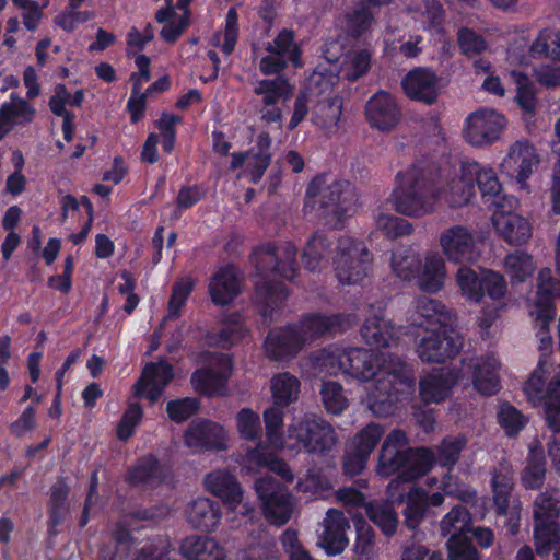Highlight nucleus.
<instances>
[{
    "label": "nucleus",
    "instance_id": "412c9836",
    "mask_svg": "<svg viewBox=\"0 0 560 560\" xmlns=\"http://www.w3.org/2000/svg\"><path fill=\"white\" fill-rule=\"evenodd\" d=\"M173 378L172 365L165 361L149 363L142 371L141 377L133 385V394L155 402L163 394L166 385Z\"/></svg>",
    "mask_w": 560,
    "mask_h": 560
},
{
    "label": "nucleus",
    "instance_id": "ddd939ff",
    "mask_svg": "<svg viewBox=\"0 0 560 560\" xmlns=\"http://www.w3.org/2000/svg\"><path fill=\"white\" fill-rule=\"evenodd\" d=\"M506 126L505 117L494 109L481 108L466 118L465 138L476 147L491 144Z\"/></svg>",
    "mask_w": 560,
    "mask_h": 560
},
{
    "label": "nucleus",
    "instance_id": "6e6d98bb",
    "mask_svg": "<svg viewBox=\"0 0 560 560\" xmlns=\"http://www.w3.org/2000/svg\"><path fill=\"white\" fill-rule=\"evenodd\" d=\"M376 229L390 240L408 236L413 231L411 223H409L406 219L384 213H381L377 217Z\"/></svg>",
    "mask_w": 560,
    "mask_h": 560
},
{
    "label": "nucleus",
    "instance_id": "dca6fc26",
    "mask_svg": "<svg viewBox=\"0 0 560 560\" xmlns=\"http://www.w3.org/2000/svg\"><path fill=\"white\" fill-rule=\"evenodd\" d=\"M355 317L350 314H317L312 313L302 317L298 325H294L304 345L310 343L327 334L342 332L351 328Z\"/></svg>",
    "mask_w": 560,
    "mask_h": 560
},
{
    "label": "nucleus",
    "instance_id": "338daca9",
    "mask_svg": "<svg viewBox=\"0 0 560 560\" xmlns=\"http://www.w3.org/2000/svg\"><path fill=\"white\" fill-rule=\"evenodd\" d=\"M280 541L288 557L287 560H317L302 545L296 530L287 528L280 536Z\"/></svg>",
    "mask_w": 560,
    "mask_h": 560
},
{
    "label": "nucleus",
    "instance_id": "aec40b11",
    "mask_svg": "<svg viewBox=\"0 0 560 560\" xmlns=\"http://www.w3.org/2000/svg\"><path fill=\"white\" fill-rule=\"evenodd\" d=\"M232 364L226 355L215 358V366L199 369L191 375V384L200 394L208 396L223 395L225 384L231 375Z\"/></svg>",
    "mask_w": 560,
    "mask_h": 560
},
{
    "label": "nucleus",
    "instance_id": "49530a36",
    "mask_svg": "<svg viewBox=\"0 0 560 560\" xmlns=\"http://www.w3.org/2000/svg\"><path fill=\"white\" fill-rule=\"evenodd\" d=\"M348 349L338 347H330L322 349L315 355V361L319 372H325L329 375H336L340 372L347 374Z\"/></svg>",
    "mask_w": 560,
    "mask_h": 560
},
{
    "label": "nucleus",
    "instance_id": "c9c22d12",
    "mask_svg": "<svg viewBox=\"0 0 560 560\" xmlns=\"http://www.w3.org/2000/svg\"><path fill=\"white\" fill-rule=\"evenodd\" d=\"M416 314L419 317L417 324L425 326V330L432 328H446L452 322L451 313L440 301L422 296L416 302Z\"/></svg>",
    "mask_w": 560,
    "mask_h": 560
},
{
    "label": "nucleus",
    "instance_id": "393cba45",
    "mask_svg": "<svg viewBox=\"0 0 560 560\" xmlns=\"http://www.w3.org/2000/svg\"><path fill=\"white\" fill-rule=\"evenodd\" d=\"M185 515L192 528L212 532L220 524L222 511L218 501L199 497L187 504Z\"/></svg>",
    "mask_w": 560,
    "mask_h": 560
},
{
    "label": "nucleus",
    "instance_id": "680f3d73",
    "mask_svg": "<svg viewBox=\"0 0 560 560\" xmlns=\"http://www.w3.org/2000/svg\"><path fill=\"white\" fill-rule=\"evenodd\" d=\"M237 431L242 439L256 441L261 435L260 417L250 408H243L236 416Z\"/></svg>",
    "mask_w": 560,
    "mask_h": 560
},
{
    "label": "nucleus",
    "instance_id": "4c0bfd02",
    "mask_svg": "<svg viewBox=\"0 0 560 560\" xmlns=\"http://www.w3.org/2000/svg\"><path fill=\"white\" fill-rule=\"evenodd\" d=\"M513 487L512 466L509 463L502 462L494 468L492 477L493 501L499 515L508 514Z\"/></svg>",
    "mask_w": 560,
    "mask_h": 560
},
{
    "label": "nucleus",
    "instance_id": "864d4df0",
    "mask_svg": "<svg viewBox=\"0 0 560 560\" xmlns=\"http://www.w3.org/2000/svg\"><path fill=\"white\" fill-rule=\"evenodd\" d=\"M538 299L535 305V310H541L551 305V296L560 299V280H556L552 277V272L549 268L541 269L538 273Z\"/></svg>",
    "mask_w": 560,
    "mask_h": 560
},
{
    "label": "nucleus",
    "instance_id": "6e6552de",
    "mask_svg": "<svg viewBox=\"0 0 560 560\" xmlns=\"http://www.w3.org/2000/svg\"><path fill=\"white\" fill-rule=\"evenodd\" d=\"M307 196L316 198L324 209L340 218L351 211L357 202L352 185L329 176H316L307 187Z\"/></svg>",
    "mask_w": 560,
    "mask_h": 560
},
{
    "label": "nucleus",
    "instance_id": "bf43d9fd",
    "mask_svg": "<svg viewBox=\"0 0 560 560\" xmlns=\"http://www.w3.org/2000/svg\"><path fill=\"white\" fill-rule=\"evenodd\" d=\"M470 522L469 512L463 506L453 508L441 521V533L444 536L465 535Z\"/></svg>",
    "mask_w": 560,
    "mask_h": 560
},
{
    "label": "nucleus",
    "instance_id": "09e8293b",
    "mask_svg": "<svg viewBox=\"0 0 560 560\" xmlns=\"http://www.w3.org/2000/svg\"><path fill=\"white\" fill-rule=\"evenodd\" d=\"M392 268L402 280H411L420 272L421 258L411 249H399L393 253Z\"/></svg>",
    "mask_w": 560,
    "mask_h": 560
},
{
    "label": "nucleus",
    "instance_id": "f704fd0d",
    "mask_svg": "<svg viewBox=\"0 0 560 560\" xmlns=\"http://www.w3.org/2000/svg\"><path fill=\"white\" fill-rule=\"evenodd\" d=\"M459 375L453 372H439L424 376L419 383L420 396L425 402H440L451 393Z\"/></svg>",
    "mask_w": 560,
    "mask_h": 560
},
{
    "label": "nucleus",
    "instance_id": "13d9d810",
    "mask_svg": "<svg viewBox=\"0 0 560 560\" xmlns=\"http://www.w3.org/2000/svg\"><path fill=\"white\" fill-rule=\"evenodd\" d=\"M320 395L325 409L330 413L339 415L348 407V399L337 382L323 383Z\"/></svg>",
    "mask_w": 560,
    "mask_h": 560
},
{
    "label": "nucleus",
    "instance_id": "774afa93",
    "mask_svg": "<svg viewBox=\"0 0 560 560\" xmlns=\"http://www.w3.org/2000/svg\"><path fill=\"white\" fill-rule=\"evenodd\" d=\"M448 560H479L478 552L466 535H453L448 538Z\"/></svg>",
    "mask_w": 560,
    "mask_h": 560
},
{
    "label": "nucleus",
    "instance_id": "9b49d317",
    "mask_svg": "<svg viewBox=\"0 0 560 560\" xmlns=\"http://www.w3.org/2000/svg\"><path fill=\"white\" fill-rule=\"evenodd\" d=\"M539 370H535L525 384V393L533 401L544 404V418L552 433H560V377L552 378L547 388Z\"/></svg>",
    "mask_w": 560,
    "mask_h": 560
},
{
    "label": "nucleus",
    "instance_id": "7ed1b4c3",
    "mask_svg": "<svg viewBox=\"0 0 560 560\" xmlns=\"http://www.w3.org/2000/svg\"><path fill=\"white\" fill-rule=\"evenodd\" d=\"M434 453L428 448H412L409 446L406 433L400 429L392 430L384 439L378 453L376 472L382 477H389L401 472L387 486L390 492L399 485L411 482L425 475L432 467Z\"/></svg>",
    "mask_w": 560,
    "mask_h": 560
},
{
    "label": "nucleus",
    "instance_id": "c85d7f7f",
    "mask_svg": "<svg viewBox=\"0 0 560 560\" xmlns=\"http://www.w3.org/2000/svg\"><path fill=\"white\" fill-rule=\"evenodd\" d=\"M207 491L235 508L243 500V490L236 478L228 470L218 469L205 478Z\"/></svg>",
    "mask_w": 560,
    "mask_h": 560
},
{
    "label": "nucleus",
    "instance_id": "4be33fe9",
    "mask_svg": "<svg viewBox=\"0 0 560 560\" xmlns=\"http://www.w3.org/2000/svg\"><path fill=\"white\" fill-rule=\"evenodd\" d=\"M322 527L319 546L328 555L341 553L349 544L347 530L350 528V523L345 513L337 509H329L322 522Z\"/></svg>",
    "mask_w": 560,
    "mask_h": 560
},
{
    "label": "nucleus",
    "instance_id": "20e7f679",
    "mask_svg": "<svg viewBox=\"0 0 560 560\" xmlns=\"http://www.w3.org/2000/svg\"><path fill=\"white\" fill-rule=\"evenodd\" d=\"M389 369L387 376L374 382L366 397L368 408L376 417L394 415L398 404L408 399L415 392V377L408 364L404 361H394Z\"/></svg>",
    "mask_w": 560,
    "mask_h": 560
},
{
    "label": "nucleus",
    "instance_id": "de8ad7c7",
    "mask_svg": "<svg viewBox=\"0 0 560 560\" xmlns=\"http://www.w3.org/2000/svg\"><path fill=\"white\" fill-rule=\"evenodd\" d=\"M504 268L512 280L523 282L532 277L536 266L532 255L515 250L504 258Z\"/></svg>",
    "mask_w": 560,
    "mask_h": 560
},
{
    "label": "nucleus",
    "instance_id": "4d7b16f0",
    "mask_svg": "<svg viewBox=\"0 0 560 560\" xmlns=\"http://www.w3.org/2000/svg\"><path fill=\"white\" fill-rule=\"evenodd\" d=\"M456 281L463 294L468 299L479 302L483 298L482 276L479 277L470 268L462 267L456 275Z\"/></svg>",
    "mask_w": 560,
    "mask_h": 560
},
{
    "label": "nucleus",
    "instance_id": "f3484780",
    "mask_svg": "<svg viewBox=\"0 0 560 560\" xmlns=\"http://www.w3.org/2000/svg\"><path fill=\"white\" fill-rule=\"evenodd\" d=\"M540 163L539 154L534 144L527 140L515 141L501 162V171L517 182H525Z\"/></svg>",
    "mask_w": 560,
    "mask_h": 560
},
{
    "label": "nucleus",
    "instance_id": "6ab92c4d",
    "mask_svg": "<svg viewBox=\"0 0 560 560\" xmlns=\"http://www.w3.org/2000/svg\"><path fill=\"white\" fill-rule=\"evenodd\" d=\"M499 362L493 357H475L463 360L462 377H469L477 392L491 396L499 392Z\"/></svg>",
    "mask_w": 560,
    "mask_h": 560
},
{
    "label": "nucleus",
    "instance_id": "f8f14e48",
    "mask_svg": "<svg viewBox=\"0 0 560 560\" xmlns=\"http://www.w3.org/2000/svg\"><path fill=\"white\" fill-rule=\"evenodd\" d=\"M534 538L542 547L550 535H560V491L558 488H547L539 493L534 502Z\"/></svg>",
    "mask_w": 560,
    "mask_h": 560
},
{
    "label": "nucleus",
    "instance_id": "c03bdc74",
    "mask_svg": "<svg viewBox=\"0 0 560 560\" xmlns=\"http://www.w3.org/2000/svg\"><path fill=\"white\" fill-rule=\"evenodd\" d=\"M266 51L280 56L295 67L301 66V50L294 42V33L290 30H282L272 42L268 43Z\"/></svg>",
    "mask_w": 560,
    "mask_h": 560
},
{
    "label": "nucleus",
    "instance_id": "3c124183",
    "mask_svg": "<svg viewBox=\"0 0 560 560\" xmlns=\"http://www.w3.org/2000/svg\"><path fill=\"white\" fill-rule=\"evenodd\" d=\"M384 433L381 424L370 422L353 436L350 445L370 457Z\"/></svg>",
    "mask_w": 560,
    "mask_h": 560
},
{
    "label": "nucleus",
    "instance_id": "ea45409f",
    "mask_svg": "<svg viewBox=\"0 0 560 560\" xmlns=\"http://www.w3.org/2000/svg\"><path fill=\"white\" fill-rule=\"evenodd\" d=\"M293 92V85L282 75L259 80L254 88V93L261 97L265 106H277L280 102L288 101Z\"/></svg>",
    "mask_w": 560,
    "mask_h": 560
},
{
    "label": "nucleus",
    "instance_id": "473e14b6",
    "mask_svg": "<svg viewBox=\"0 0 560 560\" xmlns=\"http://www.w3.org/2000/svg\"><path fill=\"white\" fill-rule=\"evenodd\" d=\"M398 502L405 503L402 510V524L409 530H417L423 522L428 509V492L417 486H411L409 491L404 495L400 494Z\"/></svg>",
    "mask_w": 560,
    "mask_h": 560
},
{
    "label": "nucleus",
    "instance_id": "f257e3e1",
    "mask_svg": "<svg viewBox=\"0 0 560 560\" xmlns=\"http://www.w3.org/2000/svg\"><path fill=\"white\" fill-rule=\"evenodd\" d=\"M475 194L471 179L463 174L433 187L430 172L419 165H410L396 175V188L392 195L395 210L404 215L420 218L432 213L438 201L443 200L451 208L466 206Z\"/></svg>",
    "mask_w": 560,
    "mask_h": 560
},
{
    "label": "nucleus",
    "instance_id": "f03ea898",
    "mask_svg": "<svg viewBox=\"0 0 560 560\" xmlns=\"http://www.w3.org/2000/svg\"><path fill=\"white\" fill-rule=\"evenodd\" d=\"M296 253V247L290 242H283L277 246L271 244L260 246L253 253L252 261L260 278L256 281V298L261 304L264 317L272 318V312L287 298L284 287L278 282L268 281V273L292 280L298 271Z\"/></svg>",
    "mask_w": 560,
    "mask_h": 560
},
{
    "label": "nucleus",
    "instance_id": "e433bc0d",
    "mask_svg": "<svg viewBox=\"0 0 560 560\" xmlns=\"http://www.w3.org/2000/svg\"><path fill=\"white\" fill-rule=\"evenodd\" d=\"M447 272L444 258L432 253L427 255L422 270L420 269L418 284L420 289L428 293H435L440 291L445 282Z\"/></svg>",
    "mask_w": 560,
    "mask_h": 560
},
{
    "label": "nucleus",
    "instance_id": "4468645a",
    "mask_svg": "<svg viewBox=\"0 0 560 560\" xmlns=\"http://www.w3.org/2000/svg\"><path fill=\"white\" fill-rule=\"evenodd\" d=\"M425 331L417 347L418 355L423 362L442 363L455 357L462 349L460 336L453 331L447 332L446 328H432Z\"/></svg>",
    "mask_w": 560,
    "mask_h": 560
},
{
    "label": "nucleus",
    "instance_id": "a878e982",
    "mask_svg": "<svg viewBox=\"0 0 560 560\" xmlns=\"http://www.w3.org/2000/svg\"><path fill=\"white\" fill-rule=\"evenodd\" d=\"M304 346L295 326L271 330L265 342L267 354L275 360L291 359L295 357Z\"/></svg>",
    "mask_w": 560,
    "mask_h": 560
},
{
    "label": "nucleus",
    "instance_id": "052dcab7",
    "mask_svg": "<svg viewBox=\"0 0 560 560\" xmlns=\"http://www.w3.org/2000/svg\"><path fill=\"white\" fill-rule=\"evenodd\" d=\"M466 443L467 440L462 435L443 439L438 448V462L444 467L452 468L458 462Z\"/></svg>",
    "mask_w": 560,
    "mask_h": 560
},
{
    "label": "nucleus",
    "instance_id": "9d476101",
    "mask_svg": "<svg viewBox=\"0 0 560 560\" xmlns=\"http://www.w3.org/2000/svg\"><path fill=\"white\" fill-rule=\"evenodd\" d=\"M347 374L363 382L374 381L387 376L386 370L394 361H402L392 353H374L364 348H349Z\"/></svg>",
    "mask_w": 560,
    "mask_h": 560
},
{
    "label": "nucleus",
    "instance_id": "a19ab883",
    "mask_svg": "<svg viewBox=\"0 0 560 560\" xmlns=\"http://www.w3.org/2000/svg\"><path fill=\"white\" fill-rule=\"evenodd\" d=\"M166 476V469L153 456H145L129 471L128 480L132 485L154 488L161 485Z\"/></svg>",
    "mask_w": 560,
    "mask_h": 560
},
{
    "label": "nucleus",
    "instance_id": "e2e57ef3",
    "mask_svg": "<svg viewBox=\"0 0 560 560\" xmlns=\"http://www.w3.org/2000/svg\"><path fill=\"white\" fill-rule=\"evenodd\" d=\"M238 560H279L276 545L267 537H259L238 552Z\"/></svg>",
    "mask_w": 560,
    "mask_h": 560
},
{
    "label": "nucleus",
    "instance_id": "b1692460",
    "mask_svg": "<svg viewBox=\"0 0 560 560\" xmlns=\"http://www.w3.org/2000/svg\"><path fill=\"white\" fill-rule=\"evenodd\" d=\"M401 84L405 93L411 100L431 105L438 98L439 78L428 69L420 68L408 72Z\"/></svg>",
    "mask_w": 560,
    "mask_h": 560
},
{
    "label": "nucleus",
    "instance_id": "37998d69",
    "mask_svg": "<svg viewBox=\"0 0 560 560\" xmlns=\"http://www.w3.org/2000/svg\"><path fill=\"white\" fill-rule=\"evenodd\" d=\"M272 401L278 405L289 406L298 400L300 381L289 372L275 375L270 382Z\"/></svg>",
    "mask_w": 560,
    "mask_h": 560
},
{
    "label": "nucleus",
    "instance_id": "58836bf2",
    "mask_svg": "<svg viewBox=\"0 0 560 560\" xmlns=\"http://www.w3.org/2000/svg\"><path fill=\"white\" fill-rule=\"evenodd\" d=\"M365 513L384 536L392 537L397 533L399 520L393 503L385 500H372L365 504Z\"/></svg>",
    "mask_w": 560,
    "mask_h": 560
},
{
    "label": "nucleus",
    "instance_id": "2eb2a0df",
    "mask_svg": "<svg viewBox=\"0 0 560 560\" xmlns=\"http://www.w3.org/2000/svg\"><path fill=\"white\" fill-rule=\"evenodd\" d=\"M364 116L372 129L389 132L400 122L402 114L396 97L380 90L368 100Z\"/></svg>",
    "mask_w": 560,
    "mask_h": 560
},
{
    "label": "nucleus",
    "instance_id": "a18cd8bd",
    "mask_svg": "<svg viewBox=\"0 0 560 560\" xmlns=\"http://www.w3.org/2000/svg\"><path fill=\"white\" fill-rule=\"evenodd\" d=\"M375 20L369 5L359 3L345 15V30L351 37L359 38L368 33Z\"/></svg>",
    "mask_w": 560,
    "mask_h": 560
},
{
    "label": "nucleus",
    "instance_id": "0eeeda50",
    "mask_svg": "<svg viewBox=\"0 0 560 560\" xmlns=\"http://www.w3.org/2000/svg\"><path fill=\"white\" fill-rule=\"evenodd\" d=\"M439 244L445 258L455 264H471L482 250L481 237L469 226L454 224L439 235Z\"/></svg>",
    "mask_w": 560,
    "mask_h": 560
},
{
    "label": "nucleus",
    "instance_id": "2f4dec72",
    "mask_svg": "<svg viewBox=\"0 0 560 560\" xmlns=\"http://www.w3.org/2000/svg\"><path fill=\"white\" fill-rule=\"evenodd\" d=\"M211 299L215 304L225 305L241 292V279L232 266L220 269L209 284Z\"/></svg>",
    "mask_w": 560,
    "mask_h": 560
},
{
    "label": "nucleus",
    "instance_id": "5fc2aeb1",
    "mask_svg": "<svg viewBox=\"0 0 560 560\" xmlns=\"http://www.w3.org/2000/svg\"><path fill=\"white\" fill-rule=\"evenodd\" d=\"M342 113V101L340 97H331L319 102L314 112V118L322 128L337 126Z\"/></svg>",
    "mask_w": 560,
    "mask_h": 560
},
{
    "label": "nucleus",
    "instance_id": "39448f33",
    "mask_svg": "<svg viewBox=\"0 0 560 560\" xmlns=\"http://www.w3.org/2000/svg\"><path fill=\"white\" fill-rule=\"evenodd\" d=\"M287 441H294V444H288L291 448H303L308 454L326 455L337 446L339 438L327 420L310 415L288 425Z\"/></svg>",
    "mask_w": 560,
    "mask_h": 560
},
{
    "label": "nucleus",
    "instance_id": "cd10ccee",
    "mask_svg": "<svg viewBox=\"0 0 560 560\" xmlns=\"http://www.w3.org/2000/svg\"><path fill=\"white\" fill-rule=\"evenodd\" d=\"M337 242L334 235L316 232L303 249L302 259L305 268L311 271H320L326 267L329 257L335 254Z\"/></svg>",
    "mask_w": 560,
    "mask_h": 560
},
{
    "label": "nucleus",
    "instance_id": "423d86ee",
    "mask_svg": "<svg viewBox=\"0 0 560 560\" xmlns=\"http://www.w3.org/2000/svg\"><path fill=\"white\" fill-rule=\"evenodd\" d=\"M332 260L338 281L355 284L368 275L372 255L363 242L343 236L338 238Z\"/></svg>",
    "mask_w": 560,
    "mask_h": 560
},
{
    "label": "nucleus",
    "instance_id": "5701e85b",
    "mask_svg": "<svg viewBox=\"0 0 560 560\" xmlns=\"http://www.w3.org/2000/svg\"><path fill=\"white\" fill-rule=\"evenodd\" d=\"M492 222L495 232L512 246L526 244L532 238V223L517 213L497 211Z\"/></svg>",
    "mask_w": 560,
    "mask_h": 560
},
{
    "label": "nucleus",
    "instance_id": "a211bd4d",
    "mask_svg": "<svg viewBox=\"0 0 560 560\" xmlns=\"http://www.w3.org/2000/svg\"><path fill=\"white\" fill-rule=\"evenodd\" d=\"M226 440L224 428L209 420L192 421L184 433V443L194 453L225 450Z\"/></svg>",
    "mask_w": 560,
    "mask_h": 560
},
{
    "label": "nucleus",
    "instance_id": "1a4fd4ad",
    "mask_svg": "<svg viewBox=\"0 0 560 560\" xmlns=\"http://www.w3.org/2000/svg\"><path fill=\"white\" fill-rule=\"evenodd\" d=\"M256 493L261 502L265 517L275 525L285 524L292 516L294 503L289 491L273 477L256 480Z\"/></svg>",
    "mask_w": 560,
    "mask_h": 560
},
{
    "label": "nucleus",
    "instance_id": "8fccbe9b",
    "mask_svg": "<svg viewBox=\"0 0 560 560\" xmlns=\"http://www.w3.org/2000/svg\"><path fill=\"white\" fill-rule=\"evenodd\" d=\"M287 407L288 406L278 405L272 401V405L264 411L267 439L269 443L276 447H282L284 443H288L280 433V429L283 424V410Z\"/></svg>",
    "mask_w": 560,
    "mask_h": 560
},
{
    "label": "nucleus",
    "instance_id": "603ef678",
    "mask_svg": "<svg viewBox=\"0 0 560 560\" xmlns=\"http://www.w3.org/2000/svg\"><path fill=\"white\" fill-rule=\"evenodd\" d=\"M533 57L560 59V32L544 31L530 46Z\"/></svg>",
    "mask_w": 560,
    "mask_h": 560
},
{
    "label": "nucleus",
    "instance_id": "69168bd1",
    "mask_svg": "<svg viewBox=\"0 0 560 560\" xmlns=\"http://www.w3.org/2000/svg\"><path fill=\"white\" fill-rule=\"evenodd\" d=\"M50 491V523L56 526L62 521L66 513V500L70 488L65 479H59L54 483Z\"/></svg>",
    "mask_w": 560,
    "mask_h": 560
},
{
    "label": "nucleus",
    "instance_id": "c756f323",
    "mask_svg": "<svg viewBox=\"0 0 560 560\" xmlns=\"http://www.w3.org/2000/svg\"><path fill=\"white\" fill-rule=\"evenodd\" d=\"M179 551L187 560H225L224 548L211 537L191 535L184 538Z\"/></svg>",
    "mask_w": 560,
    "mask_h": 560
},
{
    "label": "nucleus",
    "instance_id": "72a5a7b5",
    "mask_svg": "<svg viewBox=\"0 0 560 560\" xmlns=\"http://www.w3.org/2000/svg\"><path fill=\"white\" fill-rule=\"evenodd\" d=\"M463 174L475 182L486 202L490 201L493 206H499L495 200L501 192V185L493 170L485 168L477 162H468L463 164Z\"/></svg>",
    "mask_w": 560,
    "mask_h": 560
},
{
    "label": "nucleus",
    "instance_id": "7c9ffc66",
    "mask_svg": "<svg viewBox=\"0 0 560 560\" xmlns=\"http://www.w3.org/2000/svg\"><path fill=\"white\" fill-rule=\"evenodd\" d=\"M35 108L25 100L12 94L10 102L0 106V140L14 125H28L35 117Z\"/></svg>",
    "mask_w": 560,
    "mask_h": 560
},
{
    "label": "nucleus",
    "instance_id": "0e129e2a",
    "mask_svg": "<svg viewBox=\"0 0 560 560\" xmlns=\"http://www.w3.org/2000/svg\"><path fill=\"white\" fill-rule=\"evenodd\" d=\"M244 327L238 315L226 320L220 331L211 337V342L221 348H229L244 336Z\"/></svg>",
    "mask_w": 560,
    "mask_h": 560
},
{
    "label": "nucleus",
    "instance_id": "79ce46f5",
    "mask_svg": "<svg viewBox=\"0 0 560 560\" xmlns=\"http://www.w3.org/2000/svg\"><path fill=\"white\" fill-rule=\"evenodd\" d=\"M355 539L352 551L355 560H373L377 557L376 534L373 527L362 517H353Z\"/></svg>",
    "mask_w": 560,
    "mask_h": 560
},
{
    "label": "nucleus",
    "instance_id": "bb28decb",
    "mask_svg": "<svg viewBox=\"0 0 560 560\" xmlns=\"http://www.w3.org/2000/svg\"><path fill=\"white\" fill-rule=\"evenodd\" d=\"M364 342L374 348H388L397 342V330L382 312L369 316L361 326Z\"/></svg>",
    "mask_w": 560,
    "mask_h": 560
}]
</instances>
